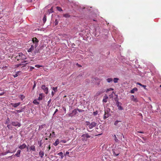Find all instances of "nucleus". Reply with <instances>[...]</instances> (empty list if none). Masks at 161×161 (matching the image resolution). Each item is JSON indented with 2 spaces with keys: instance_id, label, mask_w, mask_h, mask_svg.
Returning <instances> with one entry per match:
<instances>
[{
  "instance_id": "37998d69",
  "label": "nucleus",
  "mask_w": 161,
  "mask_h": 161,
  "mask_svg": "<svg viewBox=\"0 0 161 161\" xmlns=\"http://www.w3.org/2000/svg\"><path fill=\"white\" fill-rule=\"evenodd\" d=\"M35 67H36L38 68H39L41 67H42V66L39 65H35Z\"/></svg>"
},
{
  "instance_id": "5fc2aeb1",
  "label": "nucleus",
  "mask_w": 161,
  "mask_h": 161,
  "mask_svg": "<svg viewBox=\"0 0 161 161\" xmlns=\"http://www.w3.org/2000/svg\"><path fill=\"white\" fill-rule=\"evenodd\" d=\"M28 3H31L32 2V0H26Z\"/></svg>"
},
{
  "instance_id": "39448f33",
  "label": "nucleus",
  "mask_w": 161,
  "mask_h": 161,
  "mask_svg": "<svg viewBox=\"0 0 161 161\" xmlns=\"http://www.w3.org/2000/svg\"><path fill=\"white\" fill-rule=\"evenodd\" d=\"M32 41L33 43L35 44V47H36L37 46V43L39 42L38 39L36 37H34L33 38H32Z\"/></svg>"
},
{
  "instance_id": "9d476101",
  "label": "nucleus",
  "mask_w": 161,
  "mask_h": 161,
  "mask_svg": "<svg viewBox=\"0 0 161 161\" xmlns=\"http://www.w3.org/2000/svg\"><path fill=\"white\" fill-rule=\"evenodd\" d=\"M105 91V90L104 89H101L99 91H98L96 94V96H98L104 92Z\"/></svg>"
},
{
  "instance_id": "f8f14e48",
  "label": "nucleus",
  "mask_w": 161,
  "mask_h": 161,
  "mask_svg": "<svg viewBox=\"0 0 161 161\" xmlns=\"http://www.w3.org/2000/svg\"><path fill=\"white\" fill-rule=\"evenodd\" d=\"M109 116V114L108 112L105 111L104 114L103 116V119H105L108 118Z\"/></svg>"
},
{
  "instance_id": "3c124183",
  "label": "nucleus",
  "mask_w": 161,
  "mask_h": 161,
  "mask_svg": "<svg viewBox=\"0 0 161 161\" xmlns=\"http://www.w3.org/2000/svg\"><path fill=\"white\" fill-rule=\"evenodd\" d=\"M69 154V152L68 151H67L66 152L65 154H64V156H66L67 155H68Z\"/></svg>"
},
{
  "instance_id": "4be33fe9",
  "label": "nucleus",
  "mask_w": 161,
  "mask_h": 161,
  "mask_svg": "<svg viewBox=\"0 0 161 161\" xmlns=\"http://www.w3.org/2000/svg\"><path fill=\"white\" fill-rule=\"evenodd\" d=\"M137 91V88H135L131 90L130 93H134L135 91Z\"/></svg>"
},
{
  "instance_id": "2f4dec72",
  "label": "nucleus",
  "mask_w": 161,
  "mask_h": 161,
  "mask_svg": "<svg viewBox=\"0 0 161 161\" xmlns=\"http://www.w3.org/2000/svg\"><path fill=\"white\" fill-rule=\"evenodd\" d=\"M72 114H74V115H75L77 113V110L76 109H75L72 111Z\"/></svg>"
},
{
  "instance_id": "0eeeda50",
  "label": "nucleus",
  "mask_w": 161,
  "mask_h": 161,
  "mask_svg": "<svg viewBox=\"0 0 161 161\" xmlns=\"http://www.w3.org/2000/svg\"><path fill=\"white\" fill-rule=\"evenodd\" d=\"M112 151L113 153V155L114 156H117L119 155V152L117 149H113Z\"/></svg>"
},
{
  "instance_id": "72a5a7b5",
  "label": "nucleus",
  "mask_w": 161,
  "mask_h": 161,
  "mask_svg": "<svg viewBox=\"0 0 161 161\" xmlns=\"http://www.w3.org/2000/svg\"><path fill=\"white\" fill-rule=\"evenodd\" d=\"M15 152V151H13V152H11V151H10L9 150H8V151H7L6 153H5V154H4V155H6L7 153H14Z\"/></svg>"
},
{
  "instance_id": "a19ab883",
  "label": "nucleus",
  "mask_w": 161,
  "mask_h": 161,
  "mask_svg": "<svg viewBox=\"0 0 161 161\" xmlns=\"http://www.w3.org/2000/svg\"><path fill=\"white\" fill-rule=\"evenodd\" d=\"M23 65L22 64H16V65H15V66H16V67H19L21 65Z\"/></svg>"
},
{
  "instance_id": "6ab92c4d",
  "label": "nucleus",
  "mask_w": 161,
  "mask_h": 161,
  "mask_svg": "<svg viewBox=\"0 0 161 161\" xmlns=\"http://www.w3.org/2000/svg\"><path fill=\"white\" fill-rule=\"evenodd\" d=\"M39 155L41 157V158H42L44 155V153L43 151H40L39 152Z\"/></svg>"
},
{
  "instance_id": "dca6fc26",
  "label": "nucleus",
  "mask_w": 161,
  "mask_h": 161,
  "mask_svg": "<svg viewBox=\"0 0 161 161\" xmlns=\"http://www.w3.org/2000/svg\"><path fill=\"white\" fill-rule=\"evenodd\" d=\"M82 137H86V138H89L90 137V136H89L87 133L84 134L82 135Z\"/></svg>"
},
{
  "instance_id": "ea45409f",
  "label": "nucleus",
  "mask_w": 161,
  "mask_h": 161,
  "mask_svg": "<svg viewBox=\"0 0 161 161\" xmlns=\"http://www.w3.org/2000/svg\"><path fill=\"white\" fill-rule=\"evenodd\" d=\"M51 102V100L50 99L49 101H48L47 102V105L48 106L50 107V104Z\"/></svg>"
},
{
  "instance_id": "c756f323",
  "label": "nucleus",
  "mask_w": 161,
  "mask_h": 161,
  "mask_svg": "<svg viewBox=\"0 0 161 161\" xmlns=\"http://www.w3.org/2000/svg\"><path fill=\"white\" fill-rule=\"evenodd\" d=\"M107 80L108 82L109 83L113 80V79L111 78H108Z\"/></svg>"
},
{
  "instance_id": "ddd939ff",
  "label": "nucleus",
  "mask_w": 161,
  "mask_h": 161,
  "mask_svg": "<svg viewBox=\"0 0 161 161\" xmlns=\"http://www.w3.org/2000/svg\"><path fill=\"white\" fill-rule=\"evenodd\" d=\"M130 98L131 100L135 102H138V100L136 97H135L134 95H132L131 96Z\"/></svg>"
},
{
  "instance_id": "a211bd4d",
  "label": "nucleus",
  "mask_w": 161,
  "mask_h": 161,
  "mask_svg": "<svg viewBox=\"0 0 161 161\" xmlns=\"http://www.w3.org/2000/svg\"><path fill=\"white\" fill-rule=\"evenodd\" d=\"M30 150H32L33 151H36V149L35 148V146L34 145H32L31 146L30 148Z\"/></svg>"
},
{
  "instance_id": "f03ea898",
  "label": "nucleus",
  "mask_w": 161,
  "mask_h": 161,
  "mask_svg": "<svg viewBox=\"0 0 161 161\" xmlns=\"http://www.w3.org/2000/svg\"><path fill=\"white\" fill-rule=\"evenodd\" d=\"M53 12V7H52L51 8L48 10L47 12L45 13L44 17L43 18L42 20H46L47 17H52L53 14H51Z\"/></svg>"
},
{
  "instance_id": "f704fd0d",
  "label": "nucleus",
  "mask_w": 161,
  "mask_h": 161,
  "mask_svg": "<svg viewBox=\"0 0 161 161\" xmlns=\"http://www.w3.org/2000/svg\"><path fill=\"white\" fill-rule=\"evenodd\" d=\"M24 109V108H23L21 110H16V111L18 113H20L23 111Z\"/></svg>"
},
{
  "instance_id": "338daca9",
  "label": "nucleus",
  "mask_w": 161,
  "mask_h": 161,
  "mask_svg": "<svg viewBox=\"0 0 161 161\" xmlns=\"http://www.w3.org/2000/svg\"><path fill=\"white\" fill-rule=\"evenodd\" d=\"M1 14H0V19H1Z\"/></svg>"
},
{
  "instance_id": "c85d7f7f",
  "label": "nucleus",
  "mask_w": 161,
  "mask_h": 161,
  "mask_svg": "<svg viewBox=\"0 0 161 161\" xmlns=\"http://www.w3.org/2000/svg\"><path fill=\"white\" fill-rule=\"evenodd\" d=\"M33 103L35 104H39V103L38 102L36 99H35L33 101Z\"/></svg>"
},
{
  "instance_id": "20e7f679",
  "label": "nucleus",
  "mask_w": 161,
  "mask_h": 161,
  "mask_svg": "<svg viewBox=\"0 0 161 161\" xmlns=\"http://www.w3.org/2000/svg\"><path fill=\"white\" fill-rule=\"evenodd\" d=\"M25 55H24L22 53H19V55H17L15 58V59H17L18 61L19 60H22L23 59H26L25 58Z\"/></svg>"
},
{
  "instance_id": "4468645a",
  "label": "nucleus",
  "mask_w": 161,
  "mask_h": 161,
  "mask_svg": "<svg viewBox=\"0 0 161 161\" xmlns=\"http://www.w3.org/2000/svg\"><path fill=\"white\" fill-rule=\"evenodd\" d=\"M36 47H35V46H34L33 45H31V47L28 50V52H31L33 50H34L35 48H36Z\"/></svg>"
},
{
  "instance_id": "9b49d317",
  "label": "nucleus",
  "mask_w": 161,
  "mask_h": 161,
  "mask_svg": "<svg viewBox=\"0 0 161 161\" xmlns=\"http://www.w3.org/2000/svg\"><path fill=\"white\" fill-rule=\"evenodd\" d=\"M20 104V102H18L16 103H11V105L14 108H16Z\"/></svg>"
},
{
  "instance_id": "79ce46f5",
  "label": "nucleus",
  "mask_w": 161,
  "mask_h": 161,
  "mask_svg": "<svg viewBox=\"0 0 161 161\" xmlns=\"http://www.w3.org/2000/svg\"><path fill=\"white\" fill-rule=\"evenodd\" d=\"M114 140H115V141L116 142H117L118 140V139L117 138V137H116V136L115 135H114Z\"/></svg>"
},
{
  "instance_id": "58836bf2",
  "label": "nucleus",
  "mask_w": 161,
  "mask_h": 161,
  "mask_svg": "<svg viewBox=\"0 0 161 161\" xmlns=\"http://www.w3.org/2000/svg\"><path fill=\"white\" fill-rule=\"evenodd\" d=\"M98 113V112L97 111H96L94 112L93 113V114L94 115L96 116L97 114Z\"/></svg>"
},
{
  "instance_id": "bf43d9fd",
  "label": "nucleus",
  "mask_w": 161,
  "mask_h": 161,
  "mask_svg": "<svg viewBox=\"0 0 161 161\" xmlns=\"http://www.w3.org/2000/svg\"><path fill=\"white\" fill-rule=\"evenodd\" d=\"M55 94V92H53V91H52V96H53Z\"/></svg>"
},
{
  "instance_id": "1a4fd4ad",
  "label": "nucleus",
  "mask_w": 161,
  "mask_h": 161,
  "mask_svg": "<svg viewBox=\"0 0 161 161\" xmlns=\"http://www.w3.org/2000/svg\"><path fill=\"white\" fill-rule=\"evenodd\" d=\"M11 124L14 126L20 127L21 126V124L18 122H12Z\"/></svg>"
},
{
  "instance_id": "412c9836",
  "label": "nucleus",
  "mask_w": 161,
  "mask_h": 161,
  "mask_svg": "<svg viewBox=\"0 0 161 161\" xmlns=\"http://www.w3.org/2000/svg\"><path fill=\"white\" fill-rule=\"evenodd\" d=\"M58 24V21H55L53 23V24H52V23H51V24L52 25H53V26H55L56 25H57Z\"/></svg>"
},
{
  "instance_id": "c9c22d12",
  "label": "nucleus",
  "mask_w": 161,
  "mask_h": 161,
  "mask_svg": "<svg viewBox=\"0 0 161 161\" xmlns=\"http://www.w3.org/2000/svg\"><path fill=\"white\" fill-rule=\"evenodd\" d=\"M121 122V121H120L116 120L114 122V124L115 125H117L118 123L119 122Z\"/></svg>"
},
{
  "instance_id": "393cba45",
  "label": "nucleus",
  "mask_w": 161,
  "mask_h": 161,
  "mask_svg": "<svg viewBox=\"0 0 161 161\" xmlns=\"http://www.w3.org/2000/svg\"><path fill=\"white\" fill-rule=\"evenodd\" d=\"M63 16L65 18H69L71 17V16L68 14H63Z\"/></svg>"
},
{
  "instance_id": "774afa93",
  "label": "nucleus",
  "mask_w": 161,
  "mask_h": 161,
  "mask_svg": "<svg viewBox=\"0 0 161 161\" xmlns=\"http://www.w3.org/2000/svg\"><path fill=\"white\" fill-rule=\"evenodd\" d=\"M159 150H160V151L161 152V149H160Z\"/></svg>"
},
{
  "instance_id": "473e14b6",
  "label": "nucleus",
  "mask_w": 161,
  "mask_h": 161,
  "mask_svg": "<svg viewBox=\"0 0 161 161\" xmlns=\"http://www.w3.org/2000/svg\"><path fill=\"white\" fill-rule=\"evenodd\" d=\"M114 89L112 88H109L107 89V90L106 91V92H108L109 91H111V90H113Z\"/></svg>"
},
{
  "instance_id": "6e6552de",
  "label": "nucleus",
  "mask_w": 161,
  "mask_h": 161,
  "mask_svg": "<svg viewBox=\"0 0 161 161\" xmlns=\"http://www.w3.org/2000/svg\"><path fill=\"white\" fill-rule=\"evenodd\" d=\"M26 147L27 148V151H28V147H27L26 146V145L25 143H23L22 145H20V146H19V148L20 149H25Z\"/></svg>"
},
{
  "instance_id": "69168bd1",
  "label": "nucleus",
  "mask_w": 161,
  "mask_h": 161,
  "mask_svg": "<svg viewBox=\"0 0 161 161\" xmlns=\"http://www.w3.org/2000/svg\"><path fill=\"white\" fill-rule=\"evenodd\" d=\"M12 137H13V136H10L9 137V138H10V139H12Z\"/></svg>"
},
{
  "instance_id": "f3484780",
  "label": "nucleus",
  "mask_w": 161,
  "mask_h": 161,
  "mask_svg": "<svg viewBox=\"0 0 161 161\" xmlns=\"http://www.w3.org/2000/svg\"><path fill=\"white\" fill-rule=\"evenodd\" d=\"M108 97L107 96H105L104 97V98L103 99V101L104 103H106L107 101V99Z\"/></svg>"
},
{
  "instance_id": "7c9ffc66",
  "label": "nucleus",
  "mask_w": 161,
  "mask_h": 161,
  "mask_svg": "<svg viewBox=\"0 0 161 161\" xmlns=\"http://www.w3.org/2000/svg\"><path fill=\"white\" fill-rule=\"evenodd\" d=\"M57 87H53V90L54 92H57Z\"/></svg>"
},
{
  "instance_id": "b1692460",
  "label": "nucleus",
  "mask_w": 161,
  "mask_h": 161,
  "mask_svg": "<svg viewBox=\"0 0 161 161\" xmlns=\"http://www.w3.org/2000/svg\"><path fill=\"white\" fill-rule=\"evenodd\" d=\"M19 97L22 101L25 98V97L22 94L20 95Z\"/></svg>"
},
{
  "instance_id": "2eb2a0df",
  "label": "nucleus",
  "mask_w": 161,
  "mask_h": 161,
  "mask_svg": "<svg viewBox=\"0 0 161 161\" xmlns=\"http://www.w3.org/2000/svg\"><path fill=\"white\" fill-rule=\"evenodd\" d=\"M21 152V151L20 150H18L17 153L15 154V156L17 157H19Z\"/></svg>"
},
{
  "instance_id": "0e129e2a",
  "label": "nucleus",
  "mask_w": 161,
  "mask_h": 161,
  "mask_svg": "<svg viewBox=\"0 0 161 161\" xmlns=\"http://www.w3.org/2000/svg\"><path fill=\"white\" fill-rule=\"evenodd\" d=\"M63 109L65 111H66V108L64 107H63Z\"/></svg>"
},
{
  "instance_id": "603ef678",
  "label": "nucleus",
  "mask_w": 161,
  "mask_h": 161,
  "mask_svg": "<svg viewBox=\"0 0 161 161\" xmlns=\"http://www.w3.org/2000/svg\"><path fill=\"white\" fill-rule=\"evenodd\" d=\"M73 115H72V113H70L69 114H68V116L69 117H72L73 116Z\"/></svg>"
},
{
  "instance_id": "09e8293b",
  "label": "nucleus",
  "mask_w": 161,
  "mask_h": 161,
  "mask_svg": "<svg viewBox=\"0 0 161 161\" xmlns=\"http://www.w3.org/2000/svg\"><path fill=\"white\" fill-rule=\"evenodd\" d=\"M7 127L8 128V129H10L11 128V127L10 126V125H7Z\"/></svg>"
},
{
  "instance_id": "680f3d73",
  "label": "nucleus",
  "mask_w": 161,
  "mask_h": 161,
  "mask_svg": "<svg viewBox=\"0 0 161 161\" xmlns=\"http://www.w3.org/2000/svg\"><path fill=\"white\" fill-rule=\"evenodd\" d=\"M36 86V83H35V82H34V84L33 85V88H34V87Z\"/></svg>"
},
{
  "instance_id": "8fccbe9b",
  "label": "nucleus",
  "mask_w": 161,
  "mask_h": 161,
  "mask_svg": "<svg viewBox=\"0 0 161 161\" xmlns=\"http://www.w3.org/2000/svg\"><path fill=\"white\" fill-rule=\"evenodd\" d=\"M119 103H120L118 101H117L116 102V105H117V107L119 106Z\"/></svg>"
},
{
  "instance_id": "c03bdc74",
  "label": "nucleus",
  "mask_w": 161,
  "mask_h": 161,
  "mask_svg": "<svg viewBox=\"0 0 161 161\" xmlns=\"http://www.w3.org/2000/svg\"><path fill=\"white\" fill-rule=\"evenodd\" d=\"M77 110L79 112H82L84 111V110L82 109H77Z\"/></svg>"
},
{
  "instance_id": "bb28decb",
  "label": "nucleus",
  "mask_w": 161,
  "mask_h": 161,
  "mask_svg": "<svg viewBox=\"0 0 161 161\" xmlns=\"http://www.w3.org/2000/svg\"><path fill=\"white\" fill-rule=\"evenodd\" d=\"M137 84L138 85H139L140 86H142V87H143L145 89V87H146V86L143 85L142 84H141L140 83H139V82H137Z\"/></svg>"
},
{
  "instance_id": "49530a36",
  "label": "nucleus",
  "mask_w": 161,
  "mask_h": 161,
  "mask_svg": "<svg viewBox=\"0 0 161 161\" xmlns=\"http://www.w3.org/2000/svg\"><path fill=\"white\" fill-rule=\"evenodd\" d=\"M60 142H63V143H65L66 142V141L65 140H61Z\"/></svg>"
},
{
  "instance_id": "e2e57ef3",
  "label": "nucleus",
  "mask_w": 161,
  "mask_h": 161,
  "mask_svg": "<svg viewBox=\"0 0 161 161\" xmlns=\"http://www.w3.org/2000/svg\"><path fill=\"white\" fill-rule=\"evenodd\" d=\"M76 64L79 67H81V66L79 65L78 63H77Z\"/></svg>"
},
{
  "instance_id": "e433bc0d",
  "label": "nucleus",
  "mask_w": 161,
  "mask_h": 161,
  "mask_svg": "<svg viewBox=\"0 0 161 161\" xmlns=\"http://www.w3.org/2000/svg\"><path fill=\"white\" fill-rule=\"evenodd\" d=\"M42 96L41 94H40L39 95V97H38V100H42Z\"/></svg>"
},
{
  "instance_id": "864d4df0",
  "label": "nucleus",
  "mask_w": 161,
  "mask_h": 161,
  "mask_svg": "<svg viewBox=\"0 0 161 161\" xmlns=\"http://www.w3.org/2000/svg\"><path fill=\"white\" fill-rule=\"evenodd\" d=\"M23 60H24L21 62L22 63H25L28 62L27 60H25L24 59Z\"/></svg>"
},
{
  "instance_id": "4d7b16f0",
  "label": "nucleus",
  "mask_w": 161,
  "mask_h": 161,
  "mask_svg": "<svg viewBox=\"0 0 161 161\" xmlns=\"http://www.w3.org/2000/svg\"><path fill=\"white\" fill-rule=\"evenodd\" d=\"M58 111V110L57 109H56L55 110V111L54 112V113L53 114V115L57 112Z\"/></svg>"
},
{
  "instance_id": "6e6d98bb",
  "label": "nucleus",
  "mask_w": 161,
  "mask_h": 161,
  "mask_svg": "<svg viewBox=\"0 0 161 161\" xmlns=\"http://www.w3.org/2000/svg\"><path fill=\"white\" fill-rule=\"evenodd\" d=\"M51 146H50V145H49V146H48V151L50 150V149H51Z\"/></svg>"
},
{
  "instance_id": "7ed1b4c3",
  "label": "nucleus",
  "mask_w": 161,
  "mask_h": 161,
  "mask_svg": "<svg viewBox=\"0 0 161 161\" xmlns=\"http://www.w3.org/2000/svg\"><path fill=\"white\" fill-rule=\"evenodd\" d=\"M86 125L88 126V127L90 129H92L93 127H94L97 125V123L94 122L90 123V122L89 121H86Z\"/></svg>"
},
{
  "instance_id": "cd10ccee",
  "label": "nucleus",
  "mask_w": 161,
  "mask_h": 161,
  "mask_svg": "<svg viewBox=\"0 0 161 161\" xmlns=\"http://www.w3.org/2000/svg\"><path fill=\"white\" fill-rule=\"evenodd\" d=\"M56 8L57 9L58 11H62V9L61 7L58 6V7H56Z\"/></svg>"
},
{
  "instance_id": "423d86ee",
  "label": "nucleus",
  "mask_w": 161,
  "mask_h": 161,
  "mask_svg": "<svg viewBox=\"0 0 161 161\" xmlns=\"http://www.w3.org/2000/svg\"><path fill=\"white\" fill-rule=\"evenodd\" d=\"M42 89L44 91L45 93L47 94L48 93V88L47 87H46V86L44 85H42Z\"/></svg>"
},
{
  "instance_id": "13d9d810",
  "label": "nucleus",
  "mask_w": 161,
  "mask_h": 161,
  "mask_svg": "<svg viewBox=\"0 0 161 161\" xmlns=\"http://www.w3.org/2000/svg\"><path fill=\"white\" fill-rule=\"evenodd\" d=\"M18 76V74H16L15 75H14V78H15L16 77Z\"/></svg>"
},
{
  "instance_id": "a878e982",
  "label": "nucleus",
  "mask_w": 161,
  "mask_h": 161,
  "mask_svg": "<svg viewBox=\"0 0 161 161\" xmlns=\"http://www.w3.org/2000/svg\"><path fill=\"white\" fill-rule=\"evenodd\" d=\"M119 80V79L117 78H114V82L115 83H116L118 82V80Z\"/></svg>"
},
{
  "instance_id": "a18cd8bd",
  "label": "nucleus",
  "mask_w": 161,
  "mask_h": 161,
  "mask_svg": "<svg viewBox=\"0 0 161 161\" xmlns=\"http://www.w3.org/2000/svg\"><path fill=\"white\" fill-rule=\"evenodd\" d=\"M34 68L32 66H31L30 67V71H32V69H34Z\"/></svg>"
},
{
  "instance_id": "aec40b11",
  "label": "nucleus",
  "mask_w": 161,
  "mask_h": 161,
  "mask_svg": "<svg viewBox=\"0 0 161 161\" xmlns=\"http://www.w3.org/2000/svg\"><path fill=\"white\" fill-rule=\"evenodd\" d=\"M59 143V140L58 139H57L55 142L53 143L54 146H56Z\"/></svg>"
},
{
  "instance_id": "f257e3e1",
  "label": "nucleus",
  "mask_w": 161,
  "mask_h": 161,
  "mask_svg": "<svg viewBox=\"0 0 161 161\" xmlns=\"http://www.w3.org/2000/svg\"><path fill=\"white\" fill-rule=\"evenodd\" d=\"M82 11H87L88 12H90V14L94 16H96L99 13L97 9L95 8H93L92 7H84L82 8Z\"/></svg>"
},
{
  "instance_id": "de8ad7c7",
  "label": "nucleus",
  "mask_w": 161,
  "mask_h": 161,
  "mask_svg": "<svg viewBox=\"0 0 161 161\" xmlns=\"http://www.w3.org/2000/svg\"><path fill=\"white\" fill-rule=\"evenodd\" d=\"M5 93V92H4V90H3V92H2V93H0V96H2L3 95V94H4Z\"/></svg>"
},
{
  "instance_id": "052dcab7",
  "label": "nucleus",
  "mask_w": 161,
  "mask_h": 161,
  "mask_svg": "<svg viewBox=\"0 0 161 161\" xmlns=\"http://www.w3.org/2000/svg\"><path fill=\"white\" fill-rule=\"evenodd\" d=\"M137 133H144V132L143 131H138L137 132Z\"/></svg>"
},
{
  "instance_id": "5701e85b",
  "label": "nucleus",
  "mask_w": 161,
  "mask_h": 161,
  "mask_svg": "<svg viewBox=\"0 0 161 161\" xmlns=\"http://www.w3.org/2000/svg\"><path fill=\"white\" fill-rule=\"evenodd\" d=\"M58 155L61 156V158L63 159L64 158V156L63 155V153L62 152H59L58 153Z\"/></svg>"
},
{
  "instance_id": "4c0bfd02",
  "label": "nucleus",
  "mask_w": 161,
  "mask_h": 161,
  "mask_svg": "<svg viewBox=\"0 0 161 161\" xmlns=\"http://www.w3.org/2000/svg\"><path fill=\"white\" fill-rule=\"evenodd\" d=\"M118 107V108L119 110H122L123 109V107L120 105Z\"/></svg>"
}]
</instances>
